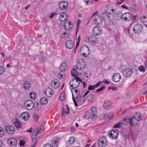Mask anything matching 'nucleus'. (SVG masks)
Masks as SVG:
<instances>
[{"label": "nucleus", "instance_id": "f257e3e1", "mask_svg": "<svg viewBox=\"0 0 147 147\" xmlns=\"http://www.w3.org/2000/svg\"><path fill=\"white\" fill-rule=\"evenodd\" d=\"M96 117V109L95 107H92L91 109L86 112L84 115L86 119L89 118L94 119Z\"/></svg>", "mask_w": 147, "mask_h": 147}, {"label": "nucleus", "instance_id": "f03ea898", "mask_svg": "<svg viewBox=\"0 0 147 147\" xmlns=\"http://www.w3.org/2000/svg\"><path fill=\"white\" fill-rule=\"evenodd\" d=\"M80 82L82 83L84 86L85 83L82 81L81 79L78 77H75L72 80L69 82V84L71 87L74 88H76L78 87L80 85Z\"/></svg>", "mask_w": 147, "mask_h": 147}, {"label": "nucleus", "instance_id": "7ed1b4c3", "mask_svg": "<svg viewBox=\"0 0 147 147\" xmlns=\"http://www.w3.org/2000/svg\"><path fill=\"white\" fill-rule=\"evenodd\" d=\"M98 13L97 11H96L93 13L92 18L93 19V23L96 24L98 25L102 23L103 19L101 16L97 14Z\"/></svg>", "mask_w": 147, "mask_h": 147}, {"label": "nucleus", "instance_id": "20e7f679", "mask_svg": "<svg viewBox=\"0 0 147 147\" xmlns=\"http://www.w3.org/2000/svg\"><path fill=\"white\" fill-rule=\"evenodd\" d=\"M107 140L105 136H100L99 139L97 141L98 145L100 147H104L107 145Z\"/></svg>", "mask_w": 147, "mask_h": 147}, {"label": "nucleus", "instance_id": "39448f33", "mask_svg": "<svg viewBox=\"0 0 147 147\" xmlns=\"http://www.w3.org/2000/svg\"><path fill=\"white\" fill-rule=\"evenodd\" d=\"M86 66L85 61L82 59H79L78 60V65H76L74 67H76L78 69L82 70Z\"/></svg>", "mask_w": 147, "mask_h": 147}, {"label": "nucleus", "instance_id": "423d86ee", "mask_svg": "<svg viewBox=\"0 0 147 147\" xmlns=\"http://www.w3.org/2000/svg\"><path fill=\"white\" fill-rule=\"evenodd\" d=\"M80 52L82 53L83 56H87L89 54L90 51L89 48L86 45L82 46L80 49Z\"/></svg>", "mask_w": 147, "mask_h": 147}, {"label": "nucleus", "instance_id": "0eeeda50", "mask_svg": "<svg viewBox=\"0 0 147 147\" xmlns=\"http://www.w3.org/2000/svg\"><path fill=\"white\" fill-rule=\"evenodd\" d=\"M119 131L117 129L112 130L108 132V135L109 137L113 139H116L118 136Z\"/></svg>", "mask_w": 147, "mask_h": 147}, {"label": "nucleus", "instance_id": "6e6552de", "mask_svg": "<svg viewBox=\"0 0 147 147\" xmlns=\"http://www.w3.org/2000/svg\"><path fill=\"white\" fill-rule=\"evenodd\" d=\"M102 32L100 27L99 26H96L94 27L92 30V34L95 36H98Z\"/></svg>", "mask_w": 147, "mask_h": 147}, {"label": "nucleus", "instance_id": "1a4fd4ad", "mask_svg": "<svg viewBox=\"0 0 147 147\" xmlns=\"http://www.w3.org/2000/svg\"><path fill=\"white\" fill-rule=\"evenodd\" d=\"M128 121L131 126H136L139 123V122L134 116L128 119Z\"/></svg>", "mask_w": 147, "mask_h": 147}, {"label": "nucleus", "instance_id": "9d476101", "mask_svg": "<svg viewBox=\"0 0 147 147\" xmlns=\"http://www.w3.org/2000/svg\"><path fill=\"white\" fill-rule=\"evenodd\" d=\"M24 105L27 109L30 110L32 109L34 106L32 101L30 100L26 101L24 103Z\"/></svg>", "mask_w": 147, "mask_h": 147}, {"label": "nucleus", "instance_id": "9b49d317", "mask_svg": "<svg viewBox=\"0 0 147 147\" xmlns=\"http://www.w3.org/2000/svg\"><path fill=\"white\" fill-rule=\"evenodd\" d=\"M132 73V71L130 68H126L122 71V74L125 77H130Z\"/></svg>", "mask_w": 147, "mask_h": 147}, {"label": "nucleus", "instance_id": "f8f14e48", "mask_svg": "<svg viewBox=\"0 0 147 147\" xmlns=\"http://www.w3.org/2000/svg\"><path fill=\"white\" fill-rule=\"evenodd\" d=\"M5 129L6 132L10 134H13L15 130L14 127L12 125L7 126L5 127Z\"/></svg>", "mask_w": 147, "mask_h": 147}, {"label": "nucleus", "instance_id": "ddd939ff", "mask_svg": "<svg viewBox=\"0 0 147 147\" xmlns=\"http://www.w3.org/2000/svg\"><path fill=\"white\" fill-rule=\"evenodd\" d=\"M142 30V26L139 24L135 25L133 28V30L135 33H140Z\"/></svg>", "mask_w": 147, "mask_h": 147}, {"label": "nucleus", "instance_id": "4468645a", "mask_svg": "<svg viewBox=\"0 0 147 147\" xmlns=\"http://www.w3.org/2000/svg\"><path fill=\"white\" fill-rule=\"evenodd\" d=\"M38 138V136L35 134V133L33 132L32 135V143L31 145V147H34L37 142V139Z\"/></svg>", "mask_w": 147, "mask_h": 147}, {"label": "nucleus", "instance_id": "2eb2a0df", "mask_svg": "<svg viewBox=\"0 0 147 147\" xmlns=\"http://www.w3.org/2000/svg\"><path fill=\"white\" fill-rule=\"evenodd\" d=\"M45 94L47 96L51 97L53 95L54 92L52 89L48 88L45 90Z\"/></svg>", "mask_w": 147, "mask_h": 147}, {"label": "nucleus", "instance_id": "dca6fc26", "mask_svg": "<svg viewBox=\"0 0 147 147\" xmlns=\"http://www.w3.org/2000/svg\"><path fill=\"white\" fill-rule=\"evenodd\" d=\"M113 81L116 82H119L121 79V76L119 73L114 74L112 77Z\"/></svg>", "mask_w": 147, "mask_h": 147}, {"label": "nucleus", "instance_id": "f3484780", "mask_svg": "<svg viewBox=\"0 0 147 147\" xmlns=\"http://www.w3.org/2000/svg\"><path fill=\"white\" fill-rule=\"evenodd\" d=\"M68 6V3L66 1H61L59 4V8L62 9H66Z\"/></svg>", "mask_w": 147, "mask_h": 147}, {"label": "nucleus", "instance_id": "a211bd4d", "mask_svg": "<svg viewBox=\"0 0 147 147\" xmlns=\"http://www.w3.org/2000/svg\"><path fill=\"white\" fill-rule=\"evenodd\" d=\"M8 142L11 146H15L17 143V140L16 138H11L8 140Z\"/></svg>", "mask_w": 147, "mask_h": 147}, {"label": "nucleus", "instance_id": "6ab92c4d", "mask_svg": "<svg viewBox=\"0 0 147 147\" xmlns=\"http://www.w3.org/2000/svg\"><path fill=\"white\" fill-rule=\"evenodd\" d=\"M105 13L107 15L110 14H112L114 13V10L111 7H110L109 6H107L105 8Z\"/></svg>", "mask_w": 147, "mask_h": 147}, {"label": "nucleus", "instance_id": "aec40b11", "mask_svg": "<svg viewBox=\"0 0 147 147\" xmlns=\"http://www.w3.org/2000/svg\"><path fill=\"white\" fill-rule=\"evenodd\" d=\"M51 85L54 88H57L59 86V82L56 79H54L51 82Z\"/></svg>", "mask_w": 147, "mask_h": 147}, {"label": "nucleus", "instance_id": "412c9836", "mask_svg": "<svg viewBox=\"0 0 147 147\" xmlns=\"http://www.w3.org/2000/svg\"><path fill=\"white\" fill-rule=\"evenodd\" d=\"M21 117L25 121L28 120L30 118L29 114L27 112H24L22 113Z\"/></svg>", "mask_w": 147, "mask_h": 147}, {"label": "nucleus", "instance_id": "4be33fe9", "mask_svg": "<svg viewBox=\"0 0 147 147\" xmlns=\"http://www.w3.org/2000/svg\"><path fill=\"white\" fill-rule=\"evenodd\" d=\"M113 113H109L107 115L103 113L101 115L100 117L102 118V119H104L106 120L111 118L113 116Z\"/></svg>", "mask_w": 147, "mask_h": 147}, {"label": "nucleus", "instance_id": "5701e85b", "mask_svg": "<svg viewBox=\"0 0 147 147\" xmlns=\"http://www.w3.org/2000/svg\"><path fill=\"white\" fill-rule=\"evenodd\" d=\"M111 104V102L109 101H105L103 105L104 108L106 109L109 110L110 108Z\"/></svg>", "mask_w": 147, "mask_h": 147}, {"label": "nucleus", "instance_id": "b1692460", "mask_svg": "<svg viewBox=\"0 0 147 147\" xmlns=\"http://www.w3.org/2000/svg\"><path fill=\"white\" fill-rule=\"evenodd\" d=\"M22 85V87L25 90H28L30 88V84L28 81L26 80L24 82Z\"/></svg>", "mask_w": 147, "mask_h": 147}, {"label": "nucleus", "instance_id": "393cba45", "mask_svg": "<svg viewBox=\"0 0 147 147\" xmlns=\"http://www.w3.org/2000/svg\"><path fill=\"white\" fill-rule=\"evenodd\" d=\"M66 47L69 49H71L73 47V43L71 40H69L66 41L65 43Z\"/></svg>", "mask_w": 147, "mask_h": 147}, {"label": "nucleus", "instance_id": "a878e982", "mask_svg": "<svg viewBox=\"0 0 147 147\" xmlns=\"http://www.w3.org/2000/svg\"><path fill=\"white\" fill-rule=\"evenodd\" d=\"M64 27L67 30H70L72 27L70 22L66 21L64 24Z\"/></svg>", "mask_w": 147, "mask_h": 147}, {"label": "nucleus", "instance_id": "bb28decb", "mask_svg": "<svg viewBox=\"0 0 147 147\" xmlns=\"http://www.w3.org/2000/svg\"><path fill=\"white\" fill-rule=\"evenodd\" d=\"M133 116L138 122L142 119L143 117L141 114L138 113H136Z\"/></svg>", "mask_w": 147, "mask_h": 147}, {"label": "nucleus", "instance_id": "cd10ccee", "mask_svg": "<svg viewBox=\"0 0 147 147\" xmlns=\"http://www.w3.org/2000/svg\"><path fill=\"white\" fill-rule=\"evenodd\" d=\"M68 19L67 15L65 13H61L59 17V19L61 21H64Z\"/></svg>", "mask_w": 147, "mask_h": 147}, {"label": "nucleus", "instance_id": "c85d7f7f", "mask_svg": "<svg viewBox=\"0 0 147 147\" xmlns=\"http://www.w3.org/2000/svg\"><path fill=\"white\" fill-rule=\"evenodd\" d=\"M61 71L59 72L58 75V76L60 79L63 78L65 76V71L60 70Z\"/></svg>", "mask_w": 147, "mask_h": 147}, {"label": "nucleus", "instance_id": "c756f323", "mask_svg": "<svg viewBox=\"0 0 147 147\" xmlns=\"http://www.w3.org/2000/svg\"><path fill=\"white\" fill-rule=\"evenodd\" d=\"M40 102L43 105H46L48 103L47 98L46 97H42L40 99Z\"/></svg>", "mask_w": 147, "mask_h": 147}, {"label": "nucleus", "instance_id": "7c9ffc66", "mask_svg": "<svg viewBox=\"0 0 147 147\" xmlns=\"http://www.w3.org/2000/svg\"><path fill=\"white\" fill-rule=\"evenodd\" d=\"M87 100L89 102H92L94 100V95L93 94H90L88 96L87 98Z\"/></svg>", "mask_w": 147, "mask_h": 147}, {"label": "nucleus", "instance_id": "2f4dec72", "mask_svg": "<svg viewBox=\"0 0 147 147\" xmlns=\"http://www.w3.org/2000/svg\"><path fill=\"white\" fill-rule=\"evenodd\" d=\"M58 138H54L52 140V142L53 144L55 146H57V143L59 141Z\"/></svg>", "mask_w": 147, "mask_h": 147}, {"label": "nucleus", "instance_id": "473e14b6", "mask_svg": "<svg viewBox=\"0 0 147 147\" xmlns=\"http://www.w3.org/2000/svg\"><path fill=\"white\" fill-rule=\"evenodd\" d=\"M15 125L16 127L17 128H20V122L19 120L16 119L15 120L14 122Z\"/></svg>", "mask_w": 147, "mask_h": 147}, {"label": "nucleus", "instance_id": "72a5a7b5", "mask_svg": "<svg viewBox=\"0 0 147 147\" xmlns=\"http://www.w3.org/2000/svg\"><path fill=\"white\" fill-rule=\"evenodd\" d=\"M76 67H74L73 68L72 70L71 71V76L73 77H76V74H78L77 72L76 69L75 68Z\"/></svg>", "mask_w": 147, "mask_h": 147}, {"label": "nucleus", "instance_id": "f704fd0d", "mask_svg": "<svg viewBox=\"0 0 147 147\" xmlns=\"http://www.w3.org/2000/svg\"><path fill=\"white\" fill-rule=\"evenodd\" d=\"M141 21L143 23L146 22H147V17L146 16L142 15L140 17Z\"/></svg>", "mask_w": 147, "mask_h": 147}, {"label": "nucleus", "instance_id": "c9c22d12", "mask_svg": "<svg viewBox=\"0 0 147 147\" xmlns=\"http://www.w3.org/2000/svg\"><path fill=\"white\" fill-rule=\"evenodd\" d=\"M76 141V139L74 137L72 136L70 138L69 140V144H72L74 143Z\"/></svg>", "mask_w": 147, "mask_h": 147}, {"label": "nucleus", "instance_id": "e433bc0d", "mask_svg": "<svg viewBox=\"0 0 147 147\" xmlns=\"http://www.w3.org/2000/svg\"><path fill=\"white\" fill-rule=\"evenodd\" d=\"M67 69V65L65 63H63L60 66V69L65 71Z\"/></svg>", "mask_w": 147, "mask_h": 147}, {"label": "nucleus", "instance_id": "4c0bfd02", "mask_svg": "<svg viewBox=\"0 0 147 147\" xmlns=\"http://www.w3.org/2000/svg\"><path fill=\"white\" fill-rule=\"evenodd\" d=\"M41 108V106L38 103H37L36 105H34V109L37 111L40 110Z\"/></svg>", "mask_w": 147, "mask_h": 147}, {"label": "nucleus", "instance_id": "58836bf2", "mask_svg": "<svg viewBox=\"0 0 147 147\" xmlns=\"http://www.w3.org/2000/svg\"><path fill=\"white\" fill-rule=\"evenodd\" d=\"M81 23V21L80 20H77V22L76 25V35L77 34L78 31L79 29L80 28V25Z\"/></svg>", "mask_w": 147, "mask_h": 147}, {"label": "nucleus", "instance_id": "ea45409f", "mask_svg": "<svg viewBox=\"0 0 147 147\" xmlns=\"http://www.w3.org/2000/svg\"><path fill=\"white\" fill-rule=\"evenodd\" d=\"M127 21H129L130 20L132 19V15L129 12H127Z\"/></svg>", "mask_w": 147, "mask_h": 147}, {"label": "nucleus", "instance_id": "a19ab883", "mask_svg": "<svg viewBox=\"0 0 147 147\" xmlns=\"http://www.w3.org/2000/svg\"><path fill=\"white\" fill-rule=\"evenodd\" d=\"M29 95L31 98L32 99H34L36 98V95L34 92H30Z\"/></svg>", "mask_w": 147, "mask_h": 147}, {"label": "nucleus", "instance_id": "79ce46f5", "mask_svg": "<svg viewBox=\"0 0 147 147\" xmlns=\"http://www.w3.org/2000/svg\"><path fill=\"white\" fill-rule=\"evenodd\" d=\"M76 98L78 104L80 105H82V104L84 103L85 101V100H81V98H80L77 97Z\"/></svg>", "mask_w": 147, "mask_h": 147}, {"label": "nucleus", "instance_id": "37998d69", "mask_svg": "<svg viewBox=\"0 0 147 147\" xmlns=\"http://www.w3.org/2000/svg\"><path fill=\"white\" fill-rule=\"evenodd\" d=\"M97 40V38L95 36H92L91 39V44L92 45H94L96 43V42Z\"/></svg>", "mask_w": 147, "mask_h": 147}, {"label": "nucleus", "instance_id": "c03bdc74", "mask_svg": "<svg viewBox=\"0 0 147 147\" xmlns=\"http://www.w3.org/2000/svg\"><path fill=\"white\" fill-rule=\"evenodd\" d=\"M128 119H123L121 121V124L123 125H126L128 123H129V122L128 121Z\"/></svg>", "mask_w": 147, "mask_h": 147}, {"label": "nucleus", "instance_id": "a18cd8bd", "mask_svg": "<svg viewBox=\"0 0 147 147\" xmlns=\"http://www.w3.org/2000/svg\"><path fill=\"white\" fill-rule=\"evenodd\" d=\"M39 59L41 62L43 63L46 60V57L45 56L43 55L39 57Z\"/></svg>", "mask_w": 147, "mask_h": 147}, {"label": "nucleus", "instance_id": "49530a36", "mask_svg": "<svg viewBox=\"0 0 147 147\" xmlns=\"http://www.w3.org/2000/svg\"><path fill=\"white\" fill-rule=\"evenodd\" d=\"M127 12L125 13L122 14L121 17L122 19L124 21H127Z\"/></svg>", "mask_w": 147, "mask_h": 147}, {"label": "nucleus", "instance_id": "de8ad7c7", "mask_svg": "<svg viewBox=\"0 0 147 147\" xmlns=\"http://www.w3.org/2000/svg\"><path fill=\"white\" fill-rule=\"evenodd\" d=\"M33 119L36 121L38 119L39 116L37 114L34 113L33 115Z\"/></svg>", "mask_w": 147, "mask_h": 147}, {"label": "nucleus", "instance_id": "09e8293b", "mask_svg": "<svg viewBox=\"0 0 147 147\" xmlns=\"http://www.w3.org/2000/svg\"><path fill=\"white\" fill-rule=\"evenodd\" d=\"M65 99V97L64 96V92H62L60 97V100L61 101H63Z\"/></svg>", "mask_w": 147, "mask_h": 147}, {"label": "nucleus", "instance_id": "8fccbe9b", "mask_svg": "<svg viewBox=\"0 0 147 147\" xmlns=\"http://www.w3.org/2000/svg\"><path fill=\"white\" fill-rule=\"evenodd\" d=\"M61 113V115H62L63 114H65L66 115H67L69 113V112L68 111H66L65 109L63 108Z\"/></svg>", "mask_w": 147, "mask_h": 147}, {"label": "nucleus", "instance_id": "3c124183", "mask_svg": "<svg viewBox=\"0 0 147 147\" xmlns=\"http://www.w3.org/2000/svg\"><path fill=\"white\" fill-rule=\"evenodd\" d=\"M139 70L140 71L143 72H144L145 71L144 67L142 65H141L139 67Z\"/></svg>", "mask_w": 147, "mask_h": 147}, {"label": "nucleus", "instance_id": "603ef678", "mask_svg": "<svg viewBox=\"0 0 147 147\" xmlns=\"http://www.w3.org/2000/svg\"><path fill=\"white\" fill-rule=\"evenodd\" d=\"M4 130L2 128L0 127V137L3 136L4 135Z\"/></svg>", "mask_w": 147, "mask_h": 147}, {"label": "nucleus", "instance_id": "864d4df0", "mask_svg": "<svg viewBox=\"0 0 147 147\" xmlns=\"http://www.w3.org/2000/svg\"><path fill=\"white\" fill-rule=\"evenodd\" d=\"M5 70V68H3L2 66L0 67V75L2 74Z\"/></svg>", "mask_w": 147, "mask_h": 147}, {"label": "nucleus", "instance_id": "5fc2aeb1", "mask_svg": "<svg viewBox=\"0 0 147 147\" xmlns=\"http://www.w3.org/2000/svg\"><path fill=\"white\" fill-rule=\"evenodd\" d=\"M33 132L35 133V134L38 135L40 133V130L38 128H36L34 130Z\"/></svg>", "mask_w": 147, "mask_h": 147}, {"label": "nucleus", "instance_id": "6e6d98bb", "mask_svg": "<svg viewBox=\"0 0 147 147\" xmlns=\"http://www.w3.org/2000/svg\"><path fill=\"white\" fill-rule=\"evenodd\" d=\"M105 88V87L102 86L100 88H98L96 90V92H98L102 91Z\"/></svg>", "mask_w": 147, "mask_h": 147}, {"label": "nucleus", "instance_id": "4d7b16f0", "mask_svg": "<svg viewBox=\"0 0 147 147\" xmlns=\"http://www.w3.org/2000/svg\"><path fill=\"white\" fill-rule=\"evenodd\" d=\"M121 123H117V124L115 125L113 127H115V128L119 127H121Z\"/></svg>", "mask_w": 147, "mask_h": 147}, {"label": "nucleus", "instance_id": "13d9d810", "mask_svg": "<svg viewBox=\"0 0 147 147\" xmlns=\"http://www.w3.org/2000/svg\"><path fill=\"white\" fill-rule=\"evenodd\" d=\"M94 88H95L94 86L90 85L88 86V89L89 90H93Z\"/></svg>", "mask_w": 147, "mask_h": 147}, {"label": "nucleus", "instance_id": "bf43d9fd", "mask_svg": "<svg viewBox=\"0 0 147 147\" xmlns=\"http://www.w3.org/2000/svg\"><path fill=\"white\" fill-rule=\"evenodd\" d=\"M25 142L24 140L20 141V146H23L25 144Z\"/></svg>", "mask_w": 147, "mask_h": 147}, {"label": "nucleus", "instance_id": "052dcab7", "mask_svg": "<svg viewBox=\"0 0 147 147\" xmlns=\"http://www.w3.org/2000/svg\"><path fill=\"white\" fill-rule=\"evenodd\" d=\"M109 89H112L113 90H117V87L113 86L111 87H110L109 88Z\"/></svg>", "mask_w": 147, "mask_h": 147}, {"label": "nucleus", "instance_id": "680f3d73", "mask_svg": "<svg viewBox=\"0 0 147 147\" xmlns=\"http://www.w3.org/2000/svg\"><path fill=\"white\" fill-rule=\"evenodd\" d=\"M67 34L65 32H63V34L62 35V37L63 38H64L66 37H67Z\"/></svg>", "mask_w": 147, "mask_h": 147}, {"label": "nucleus", "instance_id": "e2e57ef3", "mask_svg": "<svg viewBox=\"0 0 147 147\" xmlns=\"http://www.w3.org/2000/svg\"><path fill=\"white\" fill-rule=\"evenodd\" d=\"M75 88H73L72 89L71 91H72V95L73 94V91H74L76 93L78 92V90L77 89H75Z\"/></svg>", "mask_w": 147, "mask_h": 147}, {"label": "nucleus", "instance_id": "0e129e2a", "mask_svg": "<svg viewBox=\"0 0 147 147\" xmlns=\"http://www.w3.org/2000/svg\"><path fill=\"white\" fill-rule=\"evenodd\" d=\"M135 5H132L130 6V8L131 9V11H134L135 10Z\"/></svg>", "mask_w": 147, "mask_h": 147}, {"label": "nucleus", "instance_id": "69168bd1", "mask_svg": "<svg viewBox=\"0 0 147 147\" xmlns=\"http://www.w3.org/2000/svg\"><path fill=\"white\" fill-rule=\"evenodd\" d=\"M100 82H98L94 86V88H96L98 86H100Z\"/></svg>", "mask_w": 147, "mask_h": 147}, {"label": "nucleus", "instance_id": "338daca9", "mask_svg": "<svg viewBox=\"0 0 147 147\" xmlns=\"http://www.w3.org/2000/svg\"><path fill=\"white\" fill-rule=\"evenodd\" d=\"M92 36H91L88 38V42L91 43V39H92Z\"/></svg>", "mask_w": 147, "mask_h": 147}, {"label": "nucleus", "instance_id": "774afa93", "mask_svg": "<svg viewBox=\"0 0 147 147\" xmlns=\"http://www.w3.org/2000/svg\"><path fill=\"white\" fill-rule=\"evenodd\" d=\"M75 131V129L73 127H71V133L74 132Z\"/></svg>", "mask_w": 147, "mask_h": 147}]
</instances>
